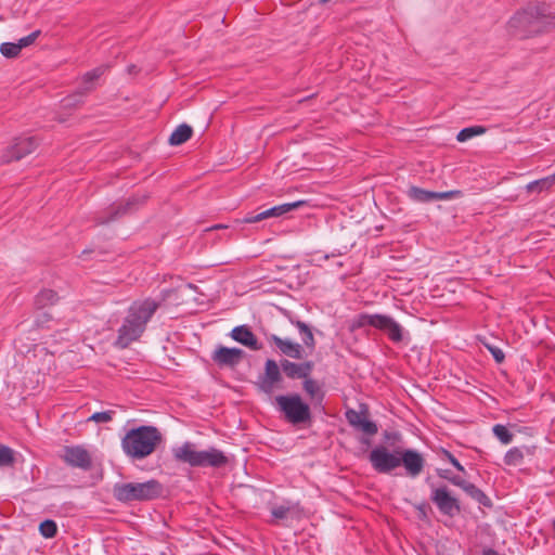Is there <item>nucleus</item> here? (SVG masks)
Returning <instances> with one entry per match:
<instances>
[{
	"mask_svg": "<svg viewBox=\"0 0 555 555\" xmlns=\"http://www.w3.org/2000/svg\"><path fill=\"white\" fill-rule=\"evenodd\" d=\"M525 454L520 448H512L504 455V463L508 466H518L522 463Z\"/></svg>",
	"mask_w": 555,
	"mask_h": 555,
	"instance_id": "obj_28",
	"label": "nucleus"
},
{
	"mask_svg": "<svg viewBox=\"0 0 555 555\" xmlns=\"http://www.w3.org/2000/svg\"><path fill=\"white\" fill-rule=\"evenodd\" d=\"M14 463L13 450L7 446L0 444V467L10 466Z\"/></svg>",
	"mask_w": 555,
	"mask_h": 555,
	"instance_id": "obj_34",
	"label": "nucleus"
},
{
	"mask_svg": "<svg viewBox=\"0 0 555 555\" xmlns=\"http://www.w3.org/2000/svg\"><path fill=\"white\" fill-rule=\"evenodd\" d=\"M40 34H41L40 30H35L31 34H29L28 36L21 38L17 42L20 49L22 50L23 48H26V47L33 44L36 41V39L40 36Z\"/></svg>",
	"mask_w": 555,
	"mask_h": 555,
	"instance_id": "obj_39",
	"label": "nucleus"
},
{
	"mask_svg": "<svg viewBox=\"0 0 555 555\" xmlns=\"http://www.w3.org/2000/svg\"><path fill=\"white\" fill-rule=\"evenodd\" d=\"M382 314H369V313H360L353 321L354 328H361L365 326H372L374 328L378 327Z\"/></svg>",
	"mask_w": 555,
	"mask_h": 555,
	"instance_id": "obj_25",
	"label": "nucleus"
},
{
	"mask_svg": "<svg viewBox=\"0 0 555 555\" xmlns=\"http://www.w3.org/2000/svg\"><path fill=\"white\" fill-rule=\"evenodd\" d=\"M264 220V217H263V212H259V214H247L242 220H237L238 222L241 223H256V222H259V221H262Z\"/></svg>",
	"mask_w": 555,
	"mask_h": 555,
	"instance_id": "obj_42",
	"label": "nucleus"
},
{
	"mask_svg": "<svg viewBox=\"0 0 555 555\" xmlns=\"http://www.w3.org/2000/svg\"><path fill=\"white\" fill-rule=\"evenodd\" d=\"M144 202L145 197L132 196L124 203L112 204L104 210L95 214L94 222L96 225H104L114 222L135 210L138 205L143 204Z\"/></svg>",
	"mask_w": 555,
	"mask_h": 555,
	"instance_id": "obj_9",
	"label": "nucleus"
},
{
	"mask_svg": "<svg viewBox=\"0 0 555 555\" xmlns=\"http://www.w3.org/2000/svg\"><path fill=\"white\" fill-rule=\"evenodd\" d=\"M227 228H228V225L222 224V223H218V224H215V225H212L211 228H209L207 230L208 231H210V230H221V229H227Z\"/></svg>",
	"mask_w": 555,
	"mask_h": 555,
	"instance_id": "obj_46",
	"label": "nucleus"
},
{
	"mask_svg": "<svg viewBox=\"0 0 555 555\" xmlns=\"http://www.w3.org/2000/svg\"><path fill=\"white\" fill-rule=\"evenodd\" d=\"M291 323L298 328L302 345L275 334H266V340L274 351L286 357L280 360L283 374L289 379H304L299 362L289 359L302 360L308 353L314 351L317 341L310 325L293 319Z\"/></svg>",
	"mask_w": 555,
	"mask_h": 555,
	"instance_id": "obj_1",
	"label": "nucleus"
},
{
	"mask_svg": "<svg viewBox=\"0 0 555 555\" xmlns=\"http://www.w3.org/2000/svg\"><path fill=\"white\" fill-rule=\"evenodd\" d=\"M0 52L3 56L8 59H13L21 53V49L17 42H3L0 46Z\"/></svg>",
	"mask_w": 555,
	"mask_h": 555,
	"instance_id": "obj_33",
	"label": "nucleus"
},
{
	"mask_svg": "<svg viewBox=\"0 0 555 555\" xmlns=\"http://www.w3.org/2000/svg\"><path fill=\"white\" fill-rule=\"evenodd\" d=\"M302 389L307 393L309 399L311 401L315 402V404L322 403V401L325 397V392L323 391L321 385L319 384V382L317 379H313V378L304 379Z\"/></svg>",
	"mask_w": 555,
	"mask_h": 555,
	"instance_id": "obj_21",
	"label": "nucleus"
},
{
	"mask_svg": "<svg viewBox=\"0 0 555 555\" xmlns=\"http://www.w3.org/2000/svg\"><path fill=\"white\" fill-rule=\"evenodd\" d=\"M400 449L390 452L385 446L375 447L369 454V461L378 474H390L400 467Z\"/></svg>",
	"mask_w": 555,
	"mask_h": 555,
	"instance_id": "obj_10",
	"label": "nucleus"
},
{
	"mask_svg": "<svg viewBox=\"0 0 555 555\" xmlns=\"http://www.w3.org/2000/svg\"><path fill=\"white\" fill-rule=\"evenodd\" d=\"M555 29V11L545 3L529 5L517 11L507 22L513 37L528 39Z\"/></svg>",
	"mask_w": 555,
	"mask_h": 555,
	"instance_id": "obj_2",
	"label": "nucleus"
},
{
	"mask_svg": "<svg viewBox=\"0 0 555 555\" xmlns=\"http://www.w3.org/2000/svg\"><path fill=\"white\" fill-rule=\"evenodd\" d=\"M459 488H461L467 495H469L480 505L489 508L493 506L491 499L474 483L463 479Z\"/></svg>",
	"mask_w": 555,
	"mask_h": 555,
	"instance_id": "obj_20",
	"label": "nucleus"
},
{
	"mask_svg": "<svg viewBox=\"0 0 555 555\" xmlns=\"http://www.w3.org/2000/svg\"><path fill=\"white\" fill-rule=\"evenodd\" d=\"M230 336L232 339L249 348L250 350L258 351L262 349V345L258 341L256 335L247 325L235 326L231 331Z\"/></svg>",
	"mask_w": 555,
	"mask_h": 555,
	"instance_id": "obj_18",
	"label": "nucleus"
},
{
	"mask_svg": "<svg viewBox=\"0 0 555 555\" xmlns=\"http://www.w3.org/2000/svg\"><path fill=\"white\" fill-rule=\"evenodd\" d=\"M109 69V65H100L86 74L81 78V82L77 90L74 92V98H79L78 101L83 102V99L96 88V80Z\"/></svg>",
	"mask_w": 555,
	"mask_h": 555,
	"instance_id": "obj_15",
	"label": "nucleus"
},
{
	"mask_svg": "<svg viewBox=\"0 0 555 555\" xmlns=\"http://www.w3.org/2000/svg\"><path fill=\"white\" fill-rule=\"evenodd\" d=\"M367 415L366 409L362 411L348 410L346 412V418L354 429L367 436H374L378 433V426L375 422L370 421Z\"/></svg>",
	"mask_w": 555,
	"mask_h": 555,
	"instance_id": "obj_16",
	"label": "nucleus"
},
{
	"mask_svg": "<svg viewBox=\"0 0 555 555\" xmlns=\"http://www.w3.org/2000/svg\"><path fill=\"white\" fill-rule=\"evenodd\" d=\"M192 127L186 124H182L173 130V132L169 137L168 142L170 145L173 146L183 144L192 137Z\"/></svg>",
	"mask_w": 555,
	"mask_h": 555,
	"instance_id": "obj_24",
	"label": "nucleus"
},
{
	"mask_svg": "<svg viewBox=\"0 0 555 555\" xmlns=\"http://www.w3.org/2000/svg\"><path fill=\"white\" fill-rule=\"evenodd\" d=\"M426 481L431 489L430 500L442 515L454 517L461 513V503L459 499L452 494L448 486H435L433 482H429V478H427Z\"/></svg>",
	"mask_w": 555,
	"mask_h": 555,
	"instance_id": "obj_8",
	"label": "nucleus"
},
{
	"mask_svg": "<svg viewBox=\"0 0 555 555\" xmlns=\"http://www.w3.org/2000/svg\"><path fill=\"white\" fill-rule=\"evenodd\" d=\"M376 328L387 334L388 338L395 344L403 340L402 326L389 315L382 314L378 327Z\"/></svg>",
	"mask_w": 555,
	"mask_h": 555,
	"instance_id": "obj_19",
	"label": "nucleus"
},
{
	"mask_svg": "<svg viewBox=\"0 0 555 555\" xmlns=\"http://www.w3.org/2000/svg\"><path fill=\"white\" fill-rule=\"evenodd\" d=\"M383 436H384V439L386 441H389L391 442V444H395L397 442H400L401 441V434L398 433V431H388V430H385L383 433Z\"/></svg>",
	"mask_w": 555,
	"mask_h": 555,
	"instance_id": "obj_43",
	"label": "nucleus"
},
{
	"mask_svg": "<svg viewBox=\"0 0 555 555\" xmlns=\"http://www.w3.org/2000/svg\"><path fill=\"white\" fill-rule=\"evenodd\" d=\"M427 508L428 505L426 503H422L416 506V509L418 511L420 518L425 519L427 517Z\"/></svg>",
	"mask_w": 555,
	"mask_h": 555,
	"instance_id": "obj_45",
	"label": "nucleus"
},
{
	"mask_svg": "<svg viewBox=\"0 0 555 555\" xmlns=\"http://www.w3.org/2000/svg\"><path fill=\"white\" fill-rule=\"evenodd\" d=\"M274 404L288 424L300 426L312 422L311 408L299 393L275 396Z\"/></svg>",
	"mask_w": 555,
	"mask_h": 555,
	"instance_id": "obj_6",
	"label": "nucleus"
},
{
	"mask_svg": "<svg viewBox=\"0 0 555 555\" xmlns=\"http://www.w3.org/2000/svg\"><path fill=\"white\" fill-rule=\"evenodd\" d=\"M299 364L301 367V373H302L304 379L311 378V373L313 372V369H314V362L313 361H302V362H299Z\"/></svg>",
	"mask_w": 555,
	"mask_h": 555,
	"instance_id": "obj_41",
	"label": "nucleus"
},
{
	"mask_svg": "<svg viewBox=\"0 0 555 555\" xmlns=\"http://www.w3.org/2000/svg\"><path fill=\"white\" fill-rule=\"evenodd\" d=\"M485 347L489 350V352L492 354L493 359L496 363H502L505 360V353L503 350L494 345L485 343Z\"/></svg>",
	"mask_w": 555,
	"mask_h": 555,
	"instance_id": "obj_38",
	"label": "nucleus"
},
{
	"mask_svg": "<svg viewBox=\"0 0 555 555\" xmlns=\"http://www.w3.org/2000/svg\"><path fill=\"white\" fill-rule=\"evenodd\" d=\"M486 132V128L482 126H473L462 129L457 135L456 139L459 142H465L469 139H472L475 135L483 134Z\"/></svg>",
	"mask_w": 555,
	"mask_h": 555,
	"instance_id": "obj_29",
	"label": "nucleus"
},
{
	"mask_svg": "<svg viewBox=\"0 0 555 555\" xmlns=\"http://www.w3.org/2000/svg\"><path fill=\"white\" fill-rule=\"evenodd\" d=\"M304 205H306L305 201H296L293 203H285L282 205L271 207L267 210H263L262 212H263L264 219L270 218V217H281V216H283L300 206H304Z\"/></svg>",
	"mask_w": 555,
	"mask_h": 555,
	"instance_id": "obj_23",
	"label": "nucleus"
},
{
	"mask_svg": "<svg viewBox=\"0 0 555 555\" xmlns=\"http://www.w3.org/2000/svg\"><path fill=\"white\" fill-rule=\"evenodd\" d=\"M408 196L417 203H430L433 202L434 191L424 190L418 186H410L408 190Z\"/></svg>",
	"mask_w": 555,
	"mask_h": 555,
	"instance_id": "obj_26",
	"label": "nucleus"
},
{
	"mask_svg": "<svg viewBox=\"0 0 555 555\" xmlns=\"http://www.w3.org/2000/svg\"><path fill=\"white\" fill-rule=\"evenodd\" d=\"M172 455L177 462L186 463L192 467H223L228 464V457L222 451L210 448L205 451H196L194 444L184 442L172 449Z\"/></svg>",
	"mask_w": 555,
	"mask_h": 555,
	"instance_id": "obj_5",
	"label": "nucleus"
},
{
	"mask_svg": "<svg viewBox=\"0 0 555 555\" xmlns=\"http://www.w3.org/2000/svg\"><path fill=\"white\" fill-rule=\"evenodd\" d=\"M79 98H74V93L66 96L64 100H63V105L64 107H75L77 105H80L82 104L83 102H80L78 101Z\"/></svg>",
	"mask_w": 555,
	"mask_h": 555,
	"instance_id": "obj_44",
	"label": "nucleus"
},
{
	"mask_svg": "<svg viewBox=\"0 0 555 555\" xmlns=\"http://www.w3.org/2000/svg\"><path fill=\"white\" fill-rule=\"evenodd\" d=\"M437 475L440 478L448 480L450 483H452L453 486H456V487H459L461 485L462 480L464 479L461 476L453 475L449 469H442V468L437 469Z\"/></svg>",
	"mask_w": 555,
	"mask_h": 555,
	"instance_id": "obj_35",
	"label": "nucleus"
},
{
	"mask_svg": "<svg viewBox=\"0 0 555 555\" xmlns=\"http://www.w3.org/2000/svg\"><path fill=\"white\" fill-rule=\"evenodd\" d=\"M441 454L444 459H447L459 472L465 474L466 470L464 466L457 461V459L448 450L442 449Z\"/></svg>",
	"mask_w": 555,
	"mask_h": 555,
	"instance_id": "obj_40",
	"label": "nucleus"
},
{
	"mask_svg": "<svg viewBox=\"0 0 555 555\" xmlns=\"http://www.w3.org/2000/svg\"><path fill=\"white\" fill-rule=\"evenodd\" d=\"M399 462L411 478L420 476L426 464L423 454L414 449H400Z\"/></svg>",
	"mask_w": 555,
	"mask_h": 555,
	"instance_id": "obj_14",
	"label": "nucleus"
},
{
	"mask_svg": "<svg viewBox=\"0 0 555 555\" xmlns=\"http://www.w3.org/2000/svg\"><path fill=\"white\" fill-rule=\"evenodd\" d=\"M492 431L503 444H508L513 440L514 435L502 424L494 425Z\"/></svg>",
	"mask_w": 555,
	"mask_h": 555,
	"instance_id": "obj_31",
	"label": "nucleus"
},
{
	"mask_svg": "<svg viewBox=\"0 0 555 555\" xmlns=\"http://www.w3.org/2000/svg\"><path fill=\"white\" fill-rule=\"evenodd\" d=\"M160 305L162 301L151 297L133 301L128 309L122 325L118 330L117 345L126 348L138 340Z\"/></svg>",
	"mask_w": 555,
	"mask_h": 555,
	"instance_id": "obj_3",
	"label": "nucleus"
},
{
	"mask_svg": "<svg viewBox=\"0 0 555 555\" xmlns=\"http://www.w3.org/2000/svg\"><path fill=\"white\" fill-rule=\"evenodd\" d=\"M283 382V372L278 363L273 359H268L264 362V373L258 377L255 386L258 391L271 396L275 388H279Z\"/></svg>",
	"mask_w": 555,
	"mask_h": 555,
	"instance_id": "obj_11",
	"label": "nucleus"
},
{
	"mask_svg": "<svg viewBox=\"0 0 555 555\" xmlns=\"http://www.w3.org/2000/svg\"><path fill=\"white\" fill-rule=\"evenodd\" d=\"M38 147V140L34 137L15 139L13 144L4 150L1 156L2 163L20 160Z\"/></svg>",
	"mask_w": 555,
	"mask_h": 555,
	"instance_id": "obj_13",
	"label": "nucleus"
},
{
	"mask_svg": "<svg viewBox=\"0 0 555 555\" xmlns=\"http://www.w3.org/2000/svg\"><path fill=\"white\" fill-rule=\"evenodd\" d=\"M295 505L287 503L286 505H274L271 507V515L274 519L282 520L288 517Z\"/></svg>",
	"mask_w": 555,
	"mask_h": 555,
	"instance_id": "obj_32",
	"label": "nucleus"
},
{
	"mask_svg": "<svg viewBox=\"0 0 555 555\" xmlns=\"http://www.w3.org/2000/svg\"><path fill=\"white\" fill-rule=\"evenodd\" d=\"M163 441V435L155 426L142 425L130 429L121 439L125 454L132 460L150 456Z\"/></svg>",
	"mask_w": 555,
	"mask_h": 555,
	"instance_id": "obj_4",
	"label": "nucleus"
},
{
	"mask_svg": "<svg viewBox=\"0 0 555 555\" xmlns=\"http://www.w3.org/2000/svg\"><path fill=\"white\" fill-rule=\"evenodd\" d=\"M555 185V172L551 176L529 182L526 185L528 193H542L550 191Z\"/></svg>",
	"mask_w": 555,
	"mask_h": 555,
	"instance_id": "obj_22",
	"label": "nucleus"
},
{
	"mask_svg": "<svg viewBox=\"0 0 555 555\" xmlns=\"http://www.w3.org/2000/svg\"><path fill=\"white\" fill-rule=\"evenodd\" d=\"M462 196V191L460 190H451L446 192H434L433 202L434 201H446L457 198Z\"/></svg>",
	"mask_w": 555,
	"mask_h": 555,
	"instance_id": "obj_36",
	"label": "nucleus"
},
{
	"mask_svg": "<svg viewBox=\"0 0 555 555\" xmlns=\"http://www.w3.org/2000/svg\"><path fill=\"white\" fill-rule=\"evenodd\" d=\"M64 460L68 465L85 470L89 469L92 464L89 452L79 446L66 447L64 450Z\"/></svg>",
	"mask_w": 555,
	"mask_h": 555,
	"instance_id": "obj_17",
	"label": "nucleus"
},
{
	"mask_svg": "<svg viewBox=\"0 0 555 555\" xmlns=\"http://www.w3.org/2000/svg\"><path fill=\"white\" fill-rule=\"evenodd\" d=\"M39 532L43 538L52 539L57 533V525L52 519H46L39 525Z\"/></svg>",
	"mask_w": 555,
	"mask_h": 555,
	"instance_id": "obj_30",
	"label": "nucleus"
},
{
	"mask_svg": "<svg viewBox=\"0 0 555 555\" xmlns=\"http://www.w3.org/2000/svg\"><path fill=\"white\" fill-rule=\"evenodd\" d=\"M553 525H554V530H555V520H554V524H553Z\"/></svg>",
	"mask_w": 555,
	"mask_h": 555,
	"instance_id": "obj_47",
	"label": "nucleus"
},
{
	"mask_svg": "<svg viewBox=\"0 0 555 555\" xmlns=\"http://www.w3.org/2000/svg\"><path fill=\"white\" fill-rule=\"evenodd\" d=\"M114 411H103L93 413L88 421L95 423H107L113 420Z\"/></svg>",
	"mask_w": 555,
	"mask_h": 555,
	"instance_id": "obj_37",
	"label": "nucleus"
},
{
	"mask_svg": "<svg viewBox=\"0 0 555 555\" xmlns=\"http://www.w3.org/2000/svg\"><path fill=\"white\" fill-rule=\"evenodd\" d=\"M162 493L163 486L155 479H150L144 482L116 483L113 488L114 498L126 504L133 501H151L159 498Z\"/></svg>",
	"mask_w": 555,
	"mask_h": 555,
	"instance_id": "obj_7",
	"label": "nucleus"
},
{
	"mask_svg": "<svg viewBox=\"0 0 555 555\" xmlns=\"http://www.w3.org/2000/svg\"><path fill=\"white\" fill-rule=\"evenodd\" d=\"M246 357V352L240 348H229L222 345L211 353V360L220 369H235Z\"/></svg>",
	"mask_w": 555,
	"mask_h": 555,
	"instance_id": "obj_12",
	"label": "nucleus"
},
{
	"mask_svg": "<svg viewBox=\"0 0 555 555\" xmlns=\"http://www.w3.org/2000/svg\"><path fill=\"white\" fill-rule=\"evenodd\" d=\"M59 300L57 293L52 289L41 291L35 298L37 308H44L49 305H54Z\"/></svg>",
	"mask_w": 555,
	"mask_h": 555,
	"instance_id": "obj_27",
	"label": "nucleus"
}]
</instances>
